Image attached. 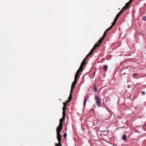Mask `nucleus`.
I'll use <instances>...</instances> for the list:
<instances>
[{
    "label": "nucleus",
    "mask_w": 146,
    "mask_h": 146,
    "mask_svg": "<svg viewBox=\"0 0 146 146\" xmlns=\"http://www.w3.org/2000/svg\"><path fill=\"white\" fill-rule=\"evenodd\" d=\"M96 102L97 105L98 107H100L101 106V99L97 95H96L95 97Z\"/></svg>",
    "instance_id": "nucleus-1"
},
{
    "label": "nucleus",
    "mask_w": 146,
    "mask_h": 146,
    "mask_svg": "<svg viewBox=\"0 0 146 146\" xmlns=\"http://www.w3.org/2000/svg\"><path fill=\"white\" fill-rule=\"evenodd\" d=\"M62 126H61L58 125L56 129L57 133H60L61 131L62 130Z\"/></svg>",
    "instance_id": "nucleus-2"
},
{
    "label": "nucleus",
    "mask_w": 146,
    "mask_h": 146,
    "mask_svg": "<svg viewBox=\"0 0 146 146\" xmlns=\"http://www.w3.org/2000/svg\"><path fill=\"white\" fill-rule=\"evenodd\" d=\"M57 139L58 140V141L59 142H61V136L60 134V133H57Z\"/></svg>",
    "instance_id": "nucleus-3"
},
{
    "label": "nucleus",
    "mask_w": 146,
    "mask_h": 146,
    "mask_svg": "<svg viewBox=\"0 0 146 146\" xmlns=\"http://www.w3.org/2000/svg\"><path fill=\"white\" fill-rule=\"evenodd\" d=\"M96 47L95 46H94L92 48V49L90 51V52L89 53H90V54H91V55L93 54L94 50L96 49Z\"/></svg>",
    "instance_id": "nucleus-4"
},
{
    "label": "nucleus",
    "mask_w": 146,
    "mask_h": 146,
    "mask_svg": "<svg viewBox=\"0 0 146 146\" xmlns=\"http://www.w3.org/2000/svg\"><path fill=\"white\" fill-rule=\"evenodd\" d=\"M83 67L81 66H80V68L77 70V71L78 72H82L83 70Z\"/></svg>",
    "instance_id": "nucleus-5"
},
{
    "label": "nucleus",
    "mask_w": 146,
    "mask_h": 146,
    "mask_svg": "<svg viewBox=\"0 0 146 146\" xmlns=\"http://www.w3.org/2000/svg\"><path fill=\"white\" fill-rule=\"evenodd\" d=\"M129 6V5L127 3H126L125 5L123 7V8L126 10L128 8Z\"/></svg>",
    "instance_id": "nucleus-6"
},
{
    "label": "nucleus",
    "mask_w": 146,
    "mask_h": 146,
    "mask_svg": "<svg viewBox=\"0 0 146 146\" xmlns=\"http://www.w3.org/2000/svg\"><path fill=\"white\" fill-rule=\"evenodd\" d=\"M104 38H103V37H102L98 41V42H99V44H100L101 43H102L103 40H104Z\"/></svg>",
    "instance_id": "nucleus-7"
},
{
    "label": "nucleus",
    "mask_w": 146,
    "mask_h": 146,
    "mask_svg": "<svg viewBox=\"0 0 146 146\" xmlns=\"http://www.w3.org/2000/svg\"><path fill=\"white\" fill-rule=\"evenodd\" d=\"M104 38H103V37H102L98 41V42H99V44H100L101 43H102L103 40H104Z\"/></svg>",
    "instance_id": "nucleus-8"
},
{
    "label": "nucleus",
    "mask_w": 146,
    "mask_h": 146,
    "mask_svg": "<svg viewBox=\"0 0 146 146\" xmlns=\"http://www.w3.org/2000/svg\"><path fill=\"white\" fill-rule=\"evenodd\" d=\"M104 38H103V37H102L98 41V42H99V44H100L101 43H102L103 40H104Z\"/></svg>",
    "instance_id": "nucleus-9"
},
{
    "label": "nucleus",
    "mask_w": 146,
    "mask_h": 146,
    "mask_svg": "<svg viewBox=\"0 0 146 146\" xmlns=\"http://www.w3.org/2000/svg\"><path fill=\"white\" fill-rule=\"evenodd\" d=\"M104 38H103V37H102L98 41V42H99V44H100L101 43H102L103 40H104Z\"/></svg>",
    "instance_id": "nucleus-10"
},
{
    "label": "nucleus",
    "mask_w": 146,
    "mask_h": 146,
    "mask_svg": "<svg viewBox=\"0 0 146 146\" xmlns=\"http://www.w3.org/2000/svg\"><path fill=\"white\" fill-rule=\"evenodd\" d=\"M104 38H103V37H102L98 41V42H99V44H100L101 43H102L103 40H104Z\"/></svg>",
    "instance_id": "nucleus-11"
},
{
    "label": "nucleus",
    "mask_w": 146,
    "mask_h": 146,
    "mask_svg": "<svg viewBox=\"0 0 146 146\" xmlns=\"http://www.w3.org/2000/svg\"><path fill=\"white\" fill-rule=\"evenodd\" d=\"M104 69L105 71H106L108 68V66L107 65H104Z\"/></svg>",
    "instance_id": "nucleus-12"
},
{
    "label": "nucleus",
    "mask_w": 146,
    "mask_h": 146,
    "mask_svg": "<svg viewBox=\"0 0 146 146\" xmlns=\"http://www.w3.org/2000/svg\"><path fill=\"white\" fill-rule=\"evenodd\" d=\"M91 55V54H90V53H89L88 55H87L86 56L85 58L83 60L86 62V61L87 60L88 58Z\"/></svg>",
    "instance_id": "nucleus-13"
},
{
    "label": "nucleus",
    "mask_w": 146,
    "mask_h": 146,
    "mask_svg": "<svg viewBox=\"0 0 146 146\" xmlns=\"http://www.w3.org/2000/svg\"><path fill=\"white\" fill-rule=\"evenodd\" d=\"M88 98V97H85L84 100V106H85V105H86V102L87 101Z\"/></svg>",
    "instance_id": "nucleus-14"
},
{
    "label": "nucleus",
    "mask_w": 146,
    "mask_h": 146,
    "mask_svg": "<svg viewBox=\"0 0 146 146\" xmlns=\"http://www.w3.org/2000/svg\"><path fill=\"white\" fill-rule=\"evenodd\" d=\"M86 62L83 60L80 66L83 67L86 64Z\"/></svg>",
    "instance_id": "nucleus-15"
},
{
    "label": "nucleus",
    "mask_w": 146,
    "mask_h": 146,
    "mask_svg": "<svg viewBox=\"0 0 146 146\" xmlns=\"http://www.w3.org/2000/svg\"><path fill=\"white\" fill-rule=\"evenodd\" d=\"M138 75L137 74H133V77L135 78H138Z\"/></svg>",
    "instance_id": "nucleus-16"
},
{
    "label": "nucleus",
    "mask_w": 146,
    "mask_h": 146,
    "mask_svg": "<svg viewBox=\"0 0 146 146\" xmlns=\"http://www.w3.org/2000/svg\"><path fill=\"white\" fill-rule=\"evenodd\" d=\"M121 15L119 14V13L118 14L116 15L115 18V20H117L119 17Z\"/></svg>",
    "instance_id": "nucleus-17"
},
{
    "label": "nucleus",
    "mask_w": 146,
    "mask_h": 146,
    "mask_svg": "<svg viewBox=\"0 0 146 146\" xmlns=\"http://www.w3.org/2000/svg\"><path fill=\"white\" fill-rule=\"evenodd\" d=\"M125 10L123 7L121 10L120 11V12L119 13L121 15L123 13V11Z\"/></svg>",
    "instance_id": "nucleus-18"
},
{
    "label": "nucleus",
    "mask_w": 146,
    "mask_h": 146,
    "mask_svg": "<svg viewBox=\"0 0 146 146\" xmlns=\"http://www.w3.org/2000/svg\"><path fill=\"white\" fill-rule=\"evenodd\" d=\"M117 21V20H115V19H114V20L113 22L112 23V25L111 26H112L113 27V26L115 24L116 22Z\"/></svg>",
    "instance_id": "nucleus-19"
},
{
    "label": "nucleus",
    "mask_w": 146,
    "mask_h": 146,
    "mask_svg": "<svg viewBox=\"0 0 146 146\" xmlns=\"http://www.w3.org/2000/svg\"><path fill=\"white\" fill-rule=\"evenodd\" d=\"M65 117H62V118L60 119V121H62V122H63V121H64L65 120Z\"/></svg>",
    "instance_id": "nucleus-20"
},
{
    "label": "nucleus",
    "mask_w": 146,
    "mask_h": 146,
    "mask_svg": "<svg viewBox=\"0 0 146 146\" xmlns=\"http://www.w3.org/2000/svg\"><path fill=\"white\" fill-rule=\"evenodd\" d=\"M79 75H77V74H75L74 79L78 80V78L79 77Z\"/></svg>",
    "instance_id": "nucleus-21"
},
{
    "label": "nucleus",
    "mask_w": 146,
    "mask_h": 146,
    "mask_svg": "<svg viewBox=\"0 0 146 146\" xmlns=\"http://www.w3.org/2000/svg\"><path fill=\"white\" fill-rule=\"evenodd\" d=\"M78 80L77 79H74V81L73 83L76 85L78 82Z\"/></svg>",
    "instance_id": "nucleus-22"
},
{
    "label": "nucleus",
    "mask_w": 146,
    "mask_h": 146,
    "mask_svg": "<svg viewBox=\"0 0 146 146\" xmlns=\"http://www.w3.org/2000/svg\"><path fill=\"white\" fill-rule=\"evenodd\" d=\"M78 80L77 79H74V81L73 83L76 85L78 82Z\"/></svg>",
    "instance_id": "nucleus-23"
},
{
    "label": "nucleus",
    "mask_w": 146,
    "mask_h": 146,
    "mask_svg": "<svg viewBox=\"0 0 146 146\" xmlns=\"http://www.w3.org/2000/svg\"><path fill=\"white\" fill-rule=\"evenodd\" d=\"M55 145L56 146H62V145L61 142H59V144H56Z\"/></svg>",
    "instance_id": "nucleus-24"
},
{
    "label": "nucleus",
    "mask_w": 146,
    "mask_h": 146,
    "mask_svg": "<svg viewBox=\"0 0 146 146\" xmlns=\"http://www.w3.org/2000/svg\"><path fill=\"white\" fill-rule=\"evenodd\" d=\"M94 91L96 92H97V89L96 86L95 85H94Z\"/></svg>",
    "instance_id": "nucleus-25"
},
{
    "label": "nucleus",
    "mask_w": 146,
    "mask_h": 146,
    "mask_svg": "<svg viewBox=\"0 0 146 146\" xmlns=\"http://www.w3.org/2000/svg\"><path fill=\"white\" fill-rule=\"evenodd\" d=\"M127 136L125 135H124L123 137V139L125 141L126 140Z\"/></svg>",
    "instance_id": "nucleus-26"
},
{
    "label": "nucleus",
    "mask_w": 146,
    "mask_h": 146,
    "mask_svg": "<svg viewBox=\"0 0 146 146\" xmlns=\"http://www.w3.org/2000/svg\"><path fill=\"white\" fill-rule=\"evenodd\" d=\"M100 44H98V42L96 44H95L94 45V46L96 47V48H97L98 47V46H100Z\"/></svg>",
    "instance_id": "nucleus-27"
},
{
    "label": "nucleus",
    "mask_w": 146,
    "mask_h": 146,
    "mask_svg": "<svg viewBox=\"0 0 146 146\" xmlns=\"http://www.w3.org/2000/svg\"><path fill=\"white\" fill-rule=\"evenodd\" d=\"M62 114V117H65V116L66 115V113L65 111H63Z\"/></svg>",
    "instance_id": "nucleus-28"
},
{
    "label": "nucleus",
    "mask_w": 146,
    "mask_h": 146,
    "mask_svg": "<svg viewBox=\"0 0 146 146\" xmlns=\"http://www.w3.org/2000/svg\"><path fill=\"white\" fill-rule=\"evenodd\" d=\"M68 99L69 100H71L72 99V94H70L69 96V97L68 98Z\"/></svg>",
    "instance_id": "nucleus-29"
},
{
    "label": "nucleus",
    "mask_w": 146,
    "mask_h": 146,
    "mask_svg": "<svg viewBox=\"0 0 146 146\" xmlns=\"http://www.w3.org/2000/svg\"><path fill=\"white\" fill-rule=\"evenodd\" d=\"M63 125V122L62 121H60V123L59 125V126H62V125Z\"/></svg>",
    "instance_id": "nucleus-30"
},
{
    "label": "nucleus",
    "mask_w": 146,
    "mask_h": 146,
    "mask_svg": "<svg viewBox=\"0 0 146 146\" xmlns=\"http://www.w3.org/2000/svg\"><path fill=\"white\" fill-rule=\"evenodd\" d=\"M74 89V88L71 87V90L70 91V94H72V93L73 92Z\"/></svg>",
    "instance_id": "nucleus-31"
},
{
    "label": "nucleus",
    "mask_w": 146,
    "mask_h": 146,
    "mask_svg": "<svg viewBox=\"0 0 146 146\" xmlns=\"http://www.w3.org/2000/svg\"><path fill=\"white\" fill-rule=\"evenodd\" d=\"M142 20L143 21H146V17L144 16L142 18Z\"/></svg>",
    "instance_id": "nucleus-32"
},
{
    "label": "nucleus",
    "mask_w": 146,
    "mask_h": 146,
    "mask_svg": "<svg viewBox=\"0 0 146 146\" xmlns=\"http://www.w3.org/2000/svg\"><path fill=\"white\" fill-rule=\"evenodd\" d=\"M134 0H130L127 3L129 5H130L131 2L133 1Z\"/></svg>",
    "instance_id": "nucleus-33"
},
{
    "label": "nucleus",
    "mask_w": 146,
    "mask_h": 146,
    "mask_svg": "<svg viewBox=\"0 0 146 146\" xmlns=\"http://www.w3.org/2000/svg\"><path fill=\"white\" fill-rule=\"evenodd\" d=\"M113 27L112 26H111L110 27L108 28L106 30L108 31H110V30Z\"/></svg>",
    "instance_id": "nucleus-34"
},
{
    "label": "nucleus",
    "mask_w": 146,
    "mask_h": 146,
    "mask_svg": "<svg viewBox=\"0 0 146 146\" xmlns=\"http://www.w3.org/2000/svg\"><path fill=\"white\" fill-rule=\"evenodd\" d=\"M66 106H64L62 108L63 111H65L66 110Z\"/></svg>",
    "instance_id": "nucleus-35"
},
{
    "label": "nucleus",
    "mask_w": 146,
    "mask_h": 146,
    "mask_svg": "<svg viewBox=\"0 0 146 146\" xmlns=\"http://www.w3.org/2000/svg\"><path fill=\"white\" fill-rule=\"evenodd\" d=\"M67 136V134L66 133H65L64 134V136L65 140H66V138Z\"/></svg>",
    "instance_id": "nucleus-36"
},
{
    "label": "nucleus",
    "mask_w": 146,
    "mask_h": 146,
    "mask_svg": "<svg viewBox=\"0 0 146 146\" xmlns=\"http://www.w3.org/2000/svg\"><path fill=\"white\" fill-rule=\"evenodd\" d=\"M75 85H76V84H74L73 83H72V84L71 86V87L74 88L75 87Z\"/></svg>",
    "instance_id": "nucleus-37"
},
{
    "label": "nucleus",
    "mask_w": 146,
    "mask_h": 146,
    "mask_svg": "<svg viewBox=\"0 0 146 146\" xmlns=\"http://www.w3.org/2000/svg\"><path fill=\"white\" fill-rule=\"evenodd\" d=\"M141 93L142 95H144L145 94V91H143L141 92Z\"/></svg>",
    "instance_id": "nucleus-38"
},
{
    "label": "nucleus",
    "mask_w": 146,
    "mask_h": 146,
    "mask_svg": "<svg viewBox=\"0 0 146 146\" xmlns=\"http://www.w3.org/2000/svg\"><path fill=\"white\" fill-rule=\"evenodd\" d=\"M63 104L64 105V106H66L67 104V103L66 102H64Z\"/></svg>",
    "instance_id": "nucleus-39"
},
{
    "label": "nucleus",
    "mask_w": 146,
    "mask_h": 146,
    "mask_svg": "<svg viewBox=\"0 0 146 146\" xmlns=\"http://www.w3.org/2000/svg\"><path fill=\"white\" fill-rule=\"evenodd\" d=\"M106 35L104 34H103V35L102 36V37H103V38H104L106 37Z\"/></svg>",
    "instance_id": "nucleus-40"
},
{
    "label": "nucleus",
    "mask_w": 146,
    "mask_h": 146,
    "mask_svg": "<svg viewBox=\"0 0 146 146\" xmlns=\"http://www.w3.org/2000/svg\"><path fill=\"white\" fill-rule=\"evenodd\" d=\"M108 31H107V30L105 31V32H104V34L106 35V34L107 32Z\"/></svg>",
    "instance_id": "nucleus-41"
},
{
    "label": "nucleus",
    "mask_w": 146,
    "mask_h": 146,
    "mask_svg": "<svg viewBox=\"0 0 146 146\" xmlns=\"http://www.w3.org/2000/svg\"><path fill=\"white\" fill-rule=\"evenodd\" d=\"M79 72H78L77 71L76 72V74H77V75H79Z\"/></svg>",
    "instance_id": "nucleus-42"
},
{
    "label": "nucleus",
    "mask_w": 146,
    "mask_h": 146,
    "mask_svg": "<svg viewBox=\"0 0 146 146\" xmlns=\"http://www.w3.org/2000/svg\"><path fill=\"white\" fill-rule=\"evenodd\" d=\"M71 100H69L68 99V100H67V101L66 102H67V103H68V102H70Z\"/></svg>",
    "instance_id": "nucleus-43"
},
{
    "label": "nucleus",
    "mask_w": 146,
    "mask_h": 146,
    "mask_svg": "<svg viewBox=\"0 0 146 146\" xmlns=\"http://www.w3.org/2000/svg\"><path fill=\"white\" fill-rule=\"evenodd\" d=\"M95 72H94V75L95 74Z\"/></svg>",
    "instance_id": "nucleus-44"
}]
</instances>
